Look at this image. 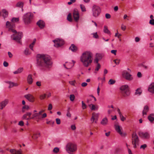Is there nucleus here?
I'll list each match as a JSON object with an SVG mask.
<instances>
[{"label":"nucleus","instance_id":"1","mask_svg":"<svg viewBox=\"0 0 154 154\" xmlns=\"http://www.w3.org/2000/svg\"><path fill=\"white\" fill-rule=\"evenodd\" d=\"M37 63L41 70L45 71L49 69L52 67V62L48 56L38 54L37 56Z\"/></svg>","mask_w":154,"mask_h":154},{"label":"nucleus","instance_id":"2","mask_svg":"<svg viewBox=\"0 0 154 154\" xmlns=\"http://www.w3.org/2000/svg\"><path fill=\"white\" fill-rule=\"evenodd\" d=\"M93 54L89 51L84 52L81 56L80 60L83 65L85 67L90 66L93 62Z\"/></svg>","mask_w":154,"mask_h":154},{"label":"nucleus","instance_id":"3","mask_svg":"<svg viewBox=\"0 0 154 154\" xmlns=\"http://www.w3.org/2000/svg\"><path fill=\"white\" fill-rule=\"evenodd\" d=\"M65 149L68 153L74 154L77 150V147L76 144L69 142L66 144Z\"/></svg>","mask_w":154,"mask_h":154},{"label":"nucleus","instance_id":"4","mask_svg":"<svg viewBox=\"0 0 154 154\" xmlns=\"http://www.w3.org/2000/svg\"><path fill=\"white\" fill-rule=\"evenodd\" d=\"M131 143L133 147L135 149L139 145L140 140L136 132H133L132 134Z\"/></svg>","mask_w":154,"mask_h":154},{"label":"nucleus","instance_id":"5","mask_svg":"<svg viewBox=\"0 0 154 154\" xmlns=\"http://www.w3.org/2000/svg\"><path fill=\"white\" fill-rule=\"evenodd\" d=\"M33 17V14L30 12L25 14L23 16V20L25 24L28 25L30 23Z\"/></svg>","mask_w":154,"mask_h":154},{"label":"nucleus","instance_id":"6","mask_svg":"<svg viewBox=\"0 0 154 154\" xmlns=\"http://www.w3.org/2000/svg\"><path fill=\"white\" fill-rule=\"evenodd\" d=\"M92 12L93 16L97 17L99 16L101 13V9L99 6L94 5L92 8Z\"/></svg>","mask_w":154,"mask_h":154},{"label":"nucleus","instance_id":"7","mask_svg":"<svg viewBox=\"0 0 154 154\" xmlns=\"http://www.w3.org/2000/svg\"><path fill=\"white\" fill-rule=\"evenodd\" d=\"M9 31L13 33L11 36L12 38H21L23 37V34L21 32H18L15 30L11 28H9Z\"/></svg>","mask_w":154,"mask_h":154},{"label":"nucleus","instance_id":"8","mask_svg":"<svg viewBox=\"0 0 154 154\" xmlns=\"http://www.w3.org/2000/svg\"><path fill=\"white\" fill-rule=\"evenodd\" d=\"M120 89L121 91V93L123 96L126 97L129 95L130 92L128 85H125L122 86Z\"/></svg>","mask_w":154,"mask_h":154},{"label":"nucleus","instance_id":"9","mask_svg":"<svg viewBox=\"0 0 154 154\" xmlns=\"http://www.w3.org/2000/svg\"><path fill=\"white\" fill-rule=\"evenodd\" d=\"M122 75L123 78L128 80L130 81L133 79L132 75L126 70L123 71L122 72Z\"/></svg>","mask_w":154,"mask_h":154},{"label":"nucleus","instance_id":"10","mask_svg":"<svg viewBox=\"0 0 154 154\" xmlns=\"http://www.w3.org/2000/svg\"><path fill=\"white\" fill-rule=\"evenodd\" d=\"M54 42V47L58 48L62 46L64 43L63 39H55L53 41Z\"/></svg>","mask_w":154,"mask_h":154},{"label":"nucleus","instance_id":"11","mask_svg":"<svg viewBox=\"0 0 154 154\" xmlns=\"http://www.w3.org/2000/svg\"><path fill=\"white\" fill-rule=\"evenodd\" d=\"M44 110L42 109L38 113H36V119H41L47 117L46 113H44L42 114V113L44 112Z\"/></svg>","mask_w":154,"mask_h":154},{"label":"nucleus","instance_id":"12","mask_svg":"<svg viewBox=\"0 0 154 154\" xmlns=\"http://www.w3.org/2000/svg\"><path fill=\"white\" fill-rule=\"evenodd\" d=\"M73 16L75 22H78L79 19V14L77 9H75L73 12Z\"/></svg>","mask_w":154,"mask_h":154},{"label":"nucleus","instance_id":"13","mask_svg":"<svg viewBox=\"0 0 154 154\" xmlns=\"http://www.w3.org/2000/svg\"><path fill=\"white\" fill-rule=\"evenodd\" d=\"M138 134L140 137L144 139H148L149 137V134L148 132L140 131L138 133Z\"/></svg>","mask_w":154,"mask_h":154},{"label":"nucleus","instance_id":"14","mask_svg":"<svg viewBox=\"0 0 154 154\" xmlns=\"http://www.w3.org/2000/svg\"><path fill=\"white\" fill-rule=\"evenodd\" d=\"M99 114L97 113L93 112L92 114V116L91 118V120L92 122H94L95 123H97V121L98 120V118L99 117Z\"/></svg>","mask_w":154,"mask_h":154},{"label":"nucleus","instance_id":"15","mask_svg":"<svg viewBox=\"0 0 154 154\" xmlns=\"http://www.w3.org/2000/svg\"><path fill=\"white\" fill-rule=\"evenodd\" d=\"M115 129L117 132L119 133L122 136L125 137L126 135L125 133H123L121 131L120 126L118 125H115Z\"/></svg>","mask_w":154,"mask_h":154},{"label":"nucleus","instance_id":"16","mask_svg":"<svg viewBox=\"0 0 154 154\" xmlns=\"http://www.w3.org/2000/svg\"><path fill=\"white\" fill-rule=\"evenodd\" d=\"M102 58V55L100 54L97 53L95 58L94 60V63H98V61L100 60Z\"/></svg>","mask_w":154,"mask_h":154},{"label":"nucleus","instance_id":"17","mask_svg":"<svg viewBox=\"0 0 154 154\" xmlns=\"http://www.w3.org/2000/svg\"><path fill=\"white\" fill-rule=\"evenodd\" d=\"M8 100L7 99H6L2 101L0 103V109H2L8 103Z\"/></svg>","mask_w":154,"mask_h":154},{"label":"nucleus","instance_id":"18","mask_svg":"<svg viewBox=\"0 0 154 154\" xmlns=\"http://www.w3.org/2000/svg\"><path fill=\"white\" fill-rule=\"evenodd\" d=\"M25 97L29 101L31 102H33L35 101V98L32 94H28L25 96Z\"/></svg>","mask_w":154,"mask_h":154},{"label":"nucleus","instance_id":"19","mask_svg":"<svg viewBox=\"0 0 154 154\" xmlns=\"http://www.w3.org/2000/svg\"><path fill=\"white\" fill-rule=\"evenodd\" d=\"M5 82L9 84V88H11L17 86L19 84L17 83H14L11 81H6Z\"/></svg>","mask_w":154,"mask_h":154},{"label":"nucleus","instance_id":"20","mask_svg":"<svg viewBox=\"0 0 154 154\" xmlns=\"http://www.w3.org/2000/svg\"><path fill=\"white\" fill-rule=\"evenodd\" d=\"M149 110V108L148 106H145L143 108V109L142 111L143 116V117H145L147 115V112Z\"/></svg>","mask_w":154,"mask_h":154},{"label":"nucleus","instance_id":"21","mask_svg":"<svg viewBox=\"0 0 154 154\" xmlns=\"http://www.w3.org/2000/svg\"><path fill=\"white\" fill-rule=\"evenodd\" d=\"M148 91L152 94L154 93V82L151 83L149 85Z\"/></svg>","mask_w":154,"mask_h":154},{"label":"nucleus","instance_id":"22","mask_svg":"<svg viewBox=\"0 0 154 154\" xmlns=\"http://www.w3.org/2000/svg\"><path fill=\"white\" fill-rule=\"evenodd\" d=\"M10 152L12 154H23L21 150H17L14 149H11L10 150Z\"/></svg>","mask_w":154,"mask_h":154},{"label":"nucleus","instance_id":"23","mask_svg":"<svg viewBox=\"0 0 154 154\" xmlns=\"http://www.w3.org/2000/svg\"><path fill=\"white\" fill-rule=\"evenodd\" d=\"M32 114L31 113L29 112H27L26 114H24L23 117L22 119H26V120H30V119H28L30 117H31V115Z\"/></svg>","mask_w":154,"mask_h":154},{"label":"nucleus","instance_id":"24","mask_svg":"<svg viewBox=\"0 0 154 154\" xmlns=\"http://www.w3.org/2000/svg\"><path fill=\"white\" fill-rule=\"evenodd\" d=\"M37 25H38L41 29L43 28L45 26V23L42 20H39L36 23Z\"/></svg>","mask_w":154,"mask_h":154},{"label":"nucleus","instance_id":"25","mask_svg":"<svg viewBox=\"0 0 154 154\" xmlns=\"http://www.w3.org/2000/svg\"><path fill=\"white\" fill-rule=\"evenodd\" d=\"M27 81L28 83L29 84L31 85L32 84L33 82V79L32 78V75L31 74H29L28 75L27 78Z\"/></svg>","mask_w":154,"mask_h":154},{"label":"nucleus","instance_id":"26","mask_svg":"<svg viewBox=\"0 0 154 154\" xmlns=\"http://www.w3.org/2000/svg\"><path fill=\"white\" fill-rule=\"evenodd\" d=\"M108 119L106 117L103 118L100 122V124L103 126H106L108 124Z\"/></svg>","mask_w":154,"mask_h":154},{"label":"nucleus","instance_id":"27","mask_svg":"<svg viewBox=\"0 0 154 154\" xmlns=\"http://www.w3.org/2000/svg\"><path fill=\"white\" fill-rule=\"evenodd\" d=\"M69 49L73 52H75L77 50V48L74 45L72 44L69 48Z\"/></svg>","mask_w":154,"mask_h":154},{"label":"nucleus","instance_id":"28","mask_svg":"<svg viewBox=\"0 0 154 154\" xmlns=\"http://www.w3.org/2000/svg\"><path fill=\"white\" fill-rule=\"evenodd\" d=\"M23 68L22 67L18 68L16 70L13 72L14 74H17L21 73L23 71Z\"/></svg>","mask_w":154,"mask_h":154},{"label":"nucleus","instance_id":"29","mask_svg":"<svg viewBox=\"0 0 154 154\" xmlns=\"http://www.w3.org/2000/svg\"><path fill=\"white\" fill-rule=\"evenodd\" d=\"M148 119L151 122H153L154 120V114H150L148 116Z\"/></svg>","mask_w":154,"mask_h":154},{"label":"nucleus","instance_id":"30","mask_svg":"<svg viewBox=\"0 0 154 154\" xmlns=\"http://www.w3.org/2000/svg\"><path fill=\"white\" fill-rule=\"evenodd\" d=\"M29 109V106L27 105L23 106L22 109V111L23 112H25L26 111L28 110Z\"/></svg>","mask_w":154,"mask_h":154},{"label":"nucleus","instance_id":"31","mask_svg":"<svg viewBox=\"0 0 154 154\" xmlns=\"http://www.w3.org/2000/svg\"><path fill=\"white\" fill-rule=\"evenodd\" d=\"M96 63V65L94 72L96 74L97 73V72L99 70V69L100 68V65L99 63Z\"/></svg>","mask_w":154,"mask_h":154},{"label":"nucleus","instance_id":"32","mask_svg":"<svg viewBox=\"0 0 154 154\" xmlns=\"http://www.w3.org/2000/svg\"><path fill=\"white\" fill-rule=\"evenodd\" d=\"M40 133L38 132H37L34 133L32 136V137L33 139H36L37 138L38 136H40Z\"/></svg>","mask_w":154,"mask_h":154},{"label":"nucleus","instance_id":"33","mask_svg":"<svg viewBox=\"0 0 154 154\" xmlns=\"http://www.w3.org/2000/svg\"><path fill=\"white\" fill-rule=\"evenodd\" d=\"M103 31L104 33L108 34H110V32L108 30L107 26H104Z\"/></svg>","mask_w":154,"mask_h":154},{"label":"nucleus","instance_id":"34","mask_svg":"<svg viewBox=\"0 0 154 154\" xmlns=\"http://www.w3.org/2000/svg\"><path fill=\"white\" fill-rule=\"evenodd\" d=\"M36 42L35 39L34 40L33 42L29 45V47L30 49L32 51H33V47L34 45L35 44V43Z\"/></svg>","mask_w":154,"mask_h":154},{"label":"nucleus","instance_id":"35","mask_svg":"<svg viewBox=\"0 0 154 154\" xmlns=\"http://www.w3.org/2000/svg\"><path fill=\"white\" fill-rule=\"evenodd\" d=\"M2 12L3 13V17L4 18L8 16V12L5 9H3L2 11Z\"/></svg>","mask_w":154,"mask_h":154},{"label":"nucleus","instance_id":"36","mask_svg":"<svg viewBox=\"0 0 154 154\" xmlns=\"http://www.w3.org/2000/svg\"><path fill=\"white\" fill-rule=\"evenodd\" d=\"M142 92V91L140 88H138L136 90L135 94L138 96L140 95Z\"/></svg>","mask_w":154,"mask_h":154},{"label":"nucleus","instance_id":"37","mask_svg":"<svg viewBox=\"0 0 154 154\" xmlns=\"http://www.w3.org/2000/svg\"><path fill=\"white\" fill-rule=\"evenodd\" d=\"M24 54L26 55H29L31 54V52L28 48H26L24 51Z\"/></svg>","mask_w":154,"mask_h":154},{"label":"nucleus","instance_id":"38","mask_svg":"<svg viewBox=\"0 0 154 154\" xmlns=\"http://www.w3.org/2000/svg\"><path fill=\"white\" fill-rule=\"evenodd\" d=\"M89 106L91 110H95V109H98L97 106L96 107L95 105L92 104H91L89 105Z\"/></svg>","mask_w":154,"mask_h":154},{"label":"nucleus","instance_id":"39","mask_svg":"<svg viewBox=\"0 0 154 154\" xmlns=\"http://www.w3.org/2000/svg\"><path fill=\"white\" fill-rule=\"evenodd\" d=\"M67 19L69 22H71L72 21V15L71 13H69L67 15Z\"/></svg>","mask_w":154,"mask_h":154},{"label":"nucleus","instance_id":"40","mask_svg":"<svg viewBox=\"0 0 154 154\" xmlns=\"http://www.w3.org/2000/svg\"><path fill=\"white\" fill-rule=\"evenodd\" d=\"M23 2H18L16 6L17 7H20V8H23Z\"/></svg>","mask_w":154,"mask_h":154},{"label":"nucleus","instance_id":"41","mask_svg":"<svg viewBox=\"0 0 154 154\" xmlns=\"http://www.w3.org/2000/svg\"><path fill=\"white\" fill-rule=\"evenodd\" d=\"M70 63H68V62H66L65 64H63V66L65 68H66V69H69L71 67L69 66V65L70 64Z\"/></svg>","mask_w":154,"mask_h":154},{"label":"nucleus","instance_id":"42","mask_svg":"<svg viewBox=\"0 0 154 154\" xmlns=\"http://www.w3.org/2000/svg\"><path fill=\"white\" fill-rule=\"evenodd\" d=\"M116 81L112 79H110L108 82V84L110 85H112L116 83Z\"/></svg>","mask_w":154,"mask_h":154},{"label":"nucleus","instance_id":"43","mask_svg":"<svg viewBox=\"0 0 154 154\" xmlns=\"http://www.w3.org/2000/svg\"><path fill=\"white\" fill-rule=\"evenodd\" d=\"M149 45L150 47H154V39H150Z\"/></svg>","mask_w":154,"mask_h":154},{"label":"nucleus","instance_id":"44","mask_svg":"<svg viewBox=\"0 0 154 154\" xmlns=\"http://www.w3.org/2000/svg\"><path fill=\"white\" fill-rule=\"evenodd\" d=\"M46 96V94H43L41 95L40 96V99L41 100H42L45 99Z\"/></svg>","mask_w":154,"mask_h":154},{"label":"nucleus","instance_id":"45","mask_svg":"<svg viewBox=\"0 0 154 154\" xmlns=\"http://www.w3.org/2000/svg\"><path fill=\"white\" fill-rule=\"evenodd\" d=\"M15 42L20 45H22V40L21 39H14Z\"/></svg>","mask_w":154,"mask_h":154},{"label":"nucleus","instance_id":"46","mask_svg":"<svg viewBox=\"0 0 154 154\" xmlns=\"http://www.w3.org/2000/svg\"><path fill=\"white\" fill-rule=\"evenodd\" d=\"M59 148L58 147H57L54 148L53 150V152L55 153H58L59 152Z\"/></svg>","mask_w":154,"mask_h":154},{"label":"nucleus","instance_id":"47","mask_svg":"<svg viewBox=\"0 0 154 154\" xmlns=\"http://www.w3.org/2000/svg\"><path fill=\"white\" fill-rule=\"evenodd\" d=\"M19 19L18 18L13 17L11 20L12 22H16L18 21Z\"/></svg>","mask_w":154,"mask_h":154},{"label":"nucleus","instance_id":"48","mask_svg":"<svg viewBox=\"0 0 154 154\" xmlns=\"http://www.w3.org/2000/svg\"><path fill=\"white\" fill-rule=\"evenodd\" d=\"M80 6L82 11H86L84 5H80Z\"/></svg>","mask_w":154,"mask_h":154},{"label":"nucleus","instance_id":"49","mask_svg":"<svg viewBox=\"0 0 154 154\" xmlns=\"http://www.w3.org/2000/svg\"><path fill=\"white\" fill-rule=\"evenodd\" d=\"M70 99L71 101H73L75 98V97L74 95L71 94L70 96Z\"/></svg>","mask_w":154,"mask_h":154},{"label":"nucleus","instance_id":"50","mask_svg":"<svg viewBox=\"0 0 154 154\" xmlns=\"http://www.w3.org/2000/svg\"><path fill=\"white\" fill-rule=\"evenodd\" d=\"M82 107L83 109H85L87 107L86 105L84 103L83 101L82 102Z\"/></svg>","mask_w":154,"mask_h":154},{"label":"nucleus","instance_id":"51","mask_svg":"<svg viewBox=\"0 0 154 154\" xmlns=\"http://www.w3.org/2000/svg\"><path fill=\"white\" fill-rule=\"evenodd\" d=\"M147 146L146 144H144L143 145H141L140 146V148L144 149Z\"/></svg>","mask_w":154,"mask_h":154},{"label":"nucleus","instance_id":"52","mask_svg":"<svg viewBox=\"0 0 154 154\" xmlns=\"http://www.w3.org/2000/svg\"><path fill=\"white\" fill-rule=\"evenodd\" d=\"M119 116L121 118V119L122 121H124L125 120V118L123 116L122 114H120V115H119Z\"/></svg>","mask_w":154,"mask_h":154},{"label":"nucleus","instance_id":"53","mask_svg":"<svg viewBox=\"0 0 154 154\" xmlns=\"http://www.w3.org/2000/svg\"><path fill=\"white\" fill-rule=\"evenodd\" d=\"M56 123L58 125H60L61 123V121L60 119L57 118L56 119Z\"/></svg>","mask_w":154,"mask_h":154},{"label":"nucleus","instance_id":"54","mask_svg":"<svg viewBox=\"0 0 154 154\" xmlns=\"http://www.w3.org/2000/svg\"><path fill=\"white\" fill-rule=\"evenodd\" d=\"M120 150L121 149L120 148H117L115 150V153L116 154L117 153L119 152Z\"/></svg>","mask_w":154,"mask_h":154},{"label":"nucleus","instance_id":"55","mask_svg":"<svg viewBox=\"0 0 154 154\" xmlns=\"http://www.w3.org/2000/svg\"><path fill=\"white\" fill-rule=\"evenodd\" d=\"M75 80L70 81L69 82V83L71 85L75 86Z\"/></svg>","mask_w":154,"mask_h":154},{"label":"nucleus","instance_id":"56","mask_svg":"<svg viewBox=\"0 0 154 154\" xmlns=\"http://www.w3.org/2000/svg\"><path fill=\"white\" fill-rule=\"evenodd\" d=\"M105 17L106 19H108L111 18V15L108 13H106L105 14Z\"/></svg>","mask_w":154,"mask_h":154},{"label":"nucleus","instance_id":"57","mask_svg":"<svg viewBox=\"0 0 154 154\" xmlns=\"http://www.w3.org/2000/svg\"><path fill=\"white\" fill-rule=\"evenodd\" d=\"M149 23L151 25L154 26V19L150 20L149 21Z\"/></svg>","mask_w":154,"mask_h":154},{"label":"nucleus","instance_id":"58","mask_svg":"<svg viewBox=\"0 0 154 154\" xmlns=\"http://www.w3.org/2000/svg\"><path fill=\"white\" fill-rule=\"evenodd\" d=\"M52 109V104L51 103H50L49 104L48 107V110H51Z\"/></svg>","mask_w":154,"mask_h":154},{"label":"nucleus","instance_id":"59","mask_svg":"<svg viewBox=\"0 0 154 154\" xmlns=\"http://www.w3.org/2000/svg\"><path fill=\"white\" fill-rule=\"evenodd\" d=\"M35 118L36 119V113H35L33 114L32 115V116H31V117H30L28 119H33Z\"/></svg>","mask_w":154,"mask_h":154},{"label":"nucleus","instance_id":"60","mask_svg":"<svg viewBox=\"0 0 154 154\" xmlns=\"http://www.w3.org/2000/svg\"><path fill=\"white\" fill-rule=\"evenodd\" d=\"M93 37L95 38H97L98 37V36L97 34V32L94 33L93 34Z\"/></svg>","mask_w":154,"mask_h":154},{"label":"nucleus","instance_id":"61","mask_svg":"<svg viewBox=\"0 0 154 154\" xmlns=\"http://www.w3.org/2000/svg\"><path fill=\"white\" fill-rule=\"evenodd\" d=\"M17 132V129L15 128H13L12 129L11 132L13 133H16Z\"/></svg>","mask_w":154,"mask_h":154},{"label":"nucleus","instance_id":"62","mask_svg":"<svg viewBox=\"0 0 154 154\" xmlns=\"http://www.w3.org/2000/svg\"><path fill=\"white\" fill-rule=\"evenodd\" d=\"M114 62H115V63H116V64H119L120 62V60L119 59H116L114 60H113Z\"/></svg>","mask_w":154,"mask_h":154},{"label":"nucleus","instance_id":"63","mask_svg":"<svg viewBox=\"0 0 154 154\" xmlns=\"http://www.w3.org/2000/svg\"><path fill=\"white\" fill-rule=\"evenodd\" d=\"M126 26L123 25V24H122L121 29L123 31H125L126 29Z\"/></svg>","mask_w":154,"mask_h":154},{"label":"nucleus","instance_id":"64","mask_svg":"<svg viewBox=\"0 0 154 154\" xmlns=\"http://www.w3.org/2000/svg\"><path fill=\"white\" fill-rule=\"evenodd\" d=\"M8 54L10 58H11L13 57V55L10 52H8Z\"/></svg>","mask_w":154,"mask_h":154}]
</instances>
